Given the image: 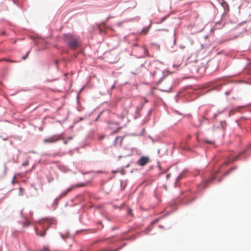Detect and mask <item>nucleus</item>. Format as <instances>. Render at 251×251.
<instances>
[{
    "label": "nucleus",
    "mask_w": 251,
    "mask_h": 251,
    "mask_svg": "<svg viewBox=\"0 0 251 251\" xmlns=\"http://www.w3.org/2000/svg\"><path fill=\"white\" fill-rule=\"evenodd\" d=\"M120 129H121V127H119V128H118L116 129V131H114L113 132V133H116V132H118V131H119V130Z\"/></svg>",
    "instance_id": "nucleus-11"
},
{
    "label": "nucleus",
    "mask_w": 251,
    "mask_h": 251,
    "mask_svg": "<svg viewBox=\"0 0 251 251\" xmlns=\"http://www.w3.org/2000/svg\"><path fill=\"white\" fill-rule=\"evenodd\" d=\"M149 31V27H144L142 29L141 33H143V34H146Z\"/></svg>",
    "instance_id": "nucleus-8"
},
{
    "label": "nucleus",
    "mask_w": 251,
    "mask_h": 251,
    "mask_svg": "<svg viewBox=\"0 0 251 251\" xmlns=\"http://www.w3.org/2000/svg\"><path fill=\"white\" fill-rule=\"evenodd\" d=\"M28 164V162L25 163H24L23 165H27Z\"/></svg>",
    "instance_id": "nucleus-17"
},
{
    "label": "nucleus",
    "mask_w": 251,
    "mask_h": 251,
    "mask_svg": "<svg viewBox=\"0 0 251 251\" xmlns=\"http://www.w3.org/2000/svg\"><path fill=\"white\" fill-rule=\"evenodd\" d=\"M226 95H229V92H226Z\"/></svg>",
    "instance_id": "nucleus-20"
},
{
    "label": "nucleus",
    "mask_w": 251,
    "mask_h": 251,
    "mask_svg": "<svg viewBox=\"0 0 251 251\" xmlns=\"http://www.w3.org/2000/svg\"><path fill=\"white\" fill-rule=\"evenodd\" d=\"M56 222L53 219H45L41 220L39 222V225L35 228V231L37 235L44 237L46 231L49 228V226L51 225H55Z\"/></svg>",
    "instance_id": "nucleus-1"
},
{
    "label": "nucleus",
    "mask_w": 251,
    "mask_h": 251,
    "mask_svg": "<svg viewBox=\"0 0 251 251\" xmlns=\"http://www.w3.org/2000/svg\"><path fill=\"white\" fill-rule=\"evenodd\" d=\"M86 184H87L86 183H77L76 184L73 185L71 186H70L69 188H68L66 190L65 192H63L61 194L60 197H64L66 196V195L69 192H70L71 191H72V190L76 189V188H77L78 187H84V186H85L86 185Z\"/></svg>",
    "instance_id": "nucleus-3"
},
{
    "label": "nucleus",
    "mask_w": 251,
    "mask_h": 251,
    "mask_svg": "<svg viewBox=\"0 0 251 251\" xmlns=\"http://www.w3.org/2000/svg\"><path fill=\"white\" fill-rule=\"evenodd\" d=\"M238 158V156H236V158L234 159V160H236Z\"/></svg>",
    "instance_id": "nucleus-24"
},
{
    "label": "nucleus",
    "mask_w": 251,
    "mask_h": 251,
    "mask_svg": "<svg viewBox=\"0 0 251 251\" xmlns=\"http://www.w3.org/2000/svg\"><path fill=\"white\" fill-rule=\"evenodd\" d=\"M24 189H23L22 187L19 188V196H22L23 195Z\"/></svg>",
    "instance_id": "nucleus-9"
},
{
    "label": "nucleus",
    "mask_w": 251,
    "mask_h": 251,
    "mask_svg": "<svg viewBox=\"0 0 251 251\" xmlns=\"http://www.w3.org/2000/svg\"><path fill=\"white\" fill-rule=\"evenodd\" d=\"M100 251H107L105 249H102V250H100Z\"/></svg>",
    "instance_id": "nucleus-19"
},
{
    "label": "nucleus",
    "mask_w": 251,
    "mask_h": 251,
    "mask_svg": "<svg viewBox=\"0 0 251 251\" xmlns=\"http://www.w3.org/2000/svg\"><path fill=\"white\" fill-rule=\"evenodd\" d=\"M181 178V176H179V177H178V179H180Z\"/></svg>",
    "instance_id": "nucleus-23"
},
{
    "label": "nucleus",
    "mask_w": 251,
    "mask_h": 251,
    "mask_svg": "<svg viewBox=\"0 0 251 251\" xmlns=\"http://www.w3.org/2000/svg\"><path fill=\"white\" fill-rule=\"evenodd\" d=\"M64 39L65 42L73 49H76L80 46V42L79 38L73 35H65Z\"/></svg>",
    "instance_id": "nucleus-2"
},
{
    "label": "nucleus",
    "mask_w": 251,
    "mask_h": 251,
    "mask_svg": "<svg viewBox=\"0 0 251 251\" xmlns=\"http://www.w3.org/2000/svg\"><path fill=\"white\" fill-rule=\"evenodd\" d=\"M62 135H53L48 139H44L43 140V142L45 143H52L56 142V141L61 139Z\"/></svg>",
    "instance_id": "nucleus-4"
},
{
    "label": "nucleus",
    "mask_w": 251,
    "mask_h": 251,
    "mask_svg": "<svg viewBox=\"0 0 251 251\" xmlns=\"http://www.w3.org/2000/svg\"><path fill=\"white\" fill-rule=\"evenodd\" d=\"M166 18V17H164L161 21V22H162L163 21H164Z\"/></svg>",
    "instance_id": "nucleus-15"
},
{
    "label": "nucleus",
    "mask_w": 251,
    "mask_h": 251,
    "mask_svg": "<svg viewBox=\"0 0 251 251\" xmlns=\"http://www.w3.org/2000/svg\"><path fill=\"white\" fill-rule=\"evenodd\" d=\"M9 62H14V61H12V60H9Z\"/></svg>",
    "instance_id": "nucleus-22"
},
{
    "label": "nucleus",
    "mask_w": 251,
    "mask_h": 251,
    "mask_svg": "<svg viewBox=\"0 0 251 251\" xmlns=\"http://www.w3.org/2000/svg\"><path fill=\"white\" fill-rule=\"evenodd\" d=\"M179 66H180V64H176V65L174 64V67H176H176H178Z\"/></svg>",
    "instance_id": "nucleus-14"
},
{
    "label": "nucleus",
    "mask_w": 251,
    "mask_h": 251,
    "mask_svg": "<svg viewBox=\"0 0 251 251\" xmlns=\"http://www.w3.org/2000/svg\"><path fill=\"white\" fill-rule=\"evenodd\" d=\"M119 139V137H117L115 140V143H116L117 140Z\"/></svg>",
    "instance_id": "nucleus-13"
},
{
    "label": "nucleus",
    "mask_w": 251,
    "mask_h": 251,
    "mask_svg": "<svg viewBox=\"0 0 251 251\" xmlns=\"http://www.w3.org/2000/svg\"><path fill=\"white\" fill-rule=\"evenodd\" d=\"M29 53V52L25 55V56H24L22 57V59L23 60H25L26 58V57H27V55H28V54Z\"/></svg>",
    "instance_id": "nucleus-10"
},
{
    "label": "nucleus",
    "mask_w": 251,
    "mask_h": 251,
    "mask_svg": "<svg viewBox=\"0 0 251 251\" xmlns=\"http://www.w3.org/2000/svg\"><path fill=\"white\" fill-rule=\"evenodd\" d=\"M44 250L46 251H49V248L48 247H45Z\"/></svg>",
    "instance_id": "nucleus-16"
},
{
    "label": "nucleus",
    "mask_w": 251,
    "mask_h": 251,
    "mask_svg": "<svg viewBox=\"0 0 251 251\" xmlns=\"http://www.w3.org/2000/svg\"><path fill=\"white\" fill-rule=\"evenodd\" d=\"M29 224V223L28 222H26V223H24V226H27Z\"/></svg>",
    "instance_id": "nucleus-12"
},
{
    "label": "nucleus",
    "mask_w": 251,
    "mask_h": 251,
    "mask_svg": "<svg viewBox=\"0 0 251 251\" xmlns=\"http://www.w3.org/2000/svg\"><path fill=\"white\" fill-rule=\"evenodd\" d=\"M214 179H215V177L212 176L211 178H210L208 180H207L206 182H204V187H206L207 186H208V183H209L210 182L212 181Z\"/></svg>",
    "instance_id": "nucleus-6"
},
{
    "label": "nucleus",
    "mask_w": 251,
    "mask_h": 251,
    "mask_svg": "<svg viewBox=\"0 0 251 251\" xmlns=\"http://www.w3.org/2000/svg\"><path fill=\"white\" fill-rule=\"evenodd\" d=\"M64 143L66 144H67V141L65 140V141H64Z\"/></svg>",
    "instance_id": "nucleus-21"
},
{
    "label": "nucleus",
    "mask_w": 251,
    "mask_h": 251,
    "mask_svg": "<svg viewBox=\"0 0 251 251\" xmlns=\"http://www.w3.org/2000/svg\"><path fill=\"white\" fill-rule=\"evenodd\" d=\"M221 126H222V128L223 129L224 127V126H223V123H222V122H221Z\"/></svg>",
    "instance_id": "nucleus-18"
},
{
    "label": "nucleus",
    "mask_w": 251,
    "mask_h": 251,
    "mask_svg": "<svg viewBox=\"0 0 251 251\" xmlns=\"http://www.w3.org/2000/svg\"><path fill=\"white\" fill-rule=\"evenodd\" d=\"M203 142L211 145H213L215 143L214 141L210 140L207 138H205L204 139H203Z\"/></svg>",
    "instance_id": "nucleus-7"
},
{
    "label": "nucleus",
    "mask_w": 251,
    "mask_h": 251,
    "mask_svg": "<svg viewBox=\"0 0 251 251\" xmlns=\"http://www.w3.org/2000/svg\"><path fill=\"white\" fill-rule=\"evenodd\" d=\"M150 162V158L148 156H142L137 162V164L141 166H144Z\"/></svg>",
    "instance_id": "nucleus-5"
}]
</instances>
